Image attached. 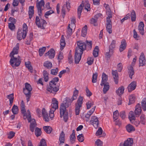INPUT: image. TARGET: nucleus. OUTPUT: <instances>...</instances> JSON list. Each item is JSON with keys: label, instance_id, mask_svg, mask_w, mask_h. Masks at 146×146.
I'll list each match as a JSON object with an SVG mask.
<instances>
[{"label": "nucleus", "instance_id": "f257e3e1", "mask_svg": "<svg viewBox=\"0 0 146 146\" xmlns=\"http://www.w3.org/2000/svg\"><path fill=\"white\" fill-rule=\"evenodd\" d=\"M32 88L30 84L28 83L25 84V88H23V92L26 97L27 102L30 100L31 96V91Z\"/></svg>", "mask_w": 146, "mask_h": 146}, {"label": "nucleus", "instance_id": "f03ea898", "mask_svg": "<svg viewBox=\"0 0 146 146\" xmlns=\"http://www.w3.org/2000/svg\"><path fill=\"white\" fill-rule=\"evenodd\" d=\"M74 100L72 99V98L70 99L69 98H66L63 101V103L61 104L60 105V112H63V113H64V110H66V108L68 107L70 105L71 103Z\"/></svg>", "mask_w": 146, "mask_h": 146}, {"label": "nucleus", "instance_id": "7ed1b4c3", "mask_svg": "<svg viewBox=\"0 0 146 146\" xmlns=\"http://www.w3.org/2000/svg\"><path fill=\"white\" fill-rule=\"evenodd\" d=\"M11 59L10 60V64L14 68H15V67L19 66L21 62L20 57L18 56L17 58L14 57L13 55H10Z\"/></svg>", "mask_w": 146, "mask_h": 146}, {"label": "nucleus", "instance_id": "20e7f679", "mask_svg": "<svg viewBox=\"0 0 146 146\" xmlns=\"http://www.w3.org/2000/svg\"><path fill=\"white\" fill-rule=\"evenodd\" d=\"M84 5V6L85 9L86 10L88 11H90V5L88 1H86L84 3V5L83 3L81 4L78 7V16L79 19L80 18L81 13Z\"/></svg>", "mask_w": 146, "mask_h": 146}, {"label": "nucleus", "instance_id": "39448f33", "mask_svg": "<svg viewBox=\"0 0 146 146\" xmlns=\"http://www.w3.org/2000/svg\"><path fill=\"white\" fill-rule=\"evenodd\" d=\"M59 86L56 85V84L49 83L47 87V90L50 93L54 95H55L57 92L59 90Z\"/></svg>", "mask_w": 146, "mask_h": 146}, {"label": "nucleus", "instance_id": "423d86ee", "mask_svg": "<svg viewBox=\"0 0 146 146\" xmlns=\"http://www.w3.org/2000/svg\"><path fill=\"white\" fill-rule=\"evenodd\" d=\"M77 46L75 50L77 52H80L82 54L86 50V44L82 41H79L77 42Z\"/></svg>", "mask_w": 146, "mask_h": 146}, {"label": "nucleus", "instance_id": "0eeeda50", "mask_svg": "<svg viewBox=\"0 0 146 146\" xmlns=\"http://www.w3.org/2000/svg\"><path fill=\"white\" fill-rule=\"evenodd\" d=\"M35 23L38 27L42 29H45L44 27L46 24V23L45 20L42 19H40L38 16L36 17Z\"/></svg>", "mask_w": 146, "mask_h": 146}, {"label": "nucleus", "instance_id": "6e6552de", "mask_svg": "<svg viewBox=\"0 0 146 146\" xmlns=\"http://www.w3.org/2000/svg\"><path fill=\"white\" fill-rule=\"evenodd\" d=\"M44 5L45 3L43 0H41L39 2L36 3V7L38 15L40 16L42 15V11L44 9Z\"/></svg>", "mask_w": 146, "mask_h": 146}, {"label": "nucleus", "instance_id": "1a4fd4ad", "mask_svg": "<svg viewBox=\"0 0 146 146\" xmlns=\"http://www.w3.org/2000/svg\"><path fill=\"white\" fill-rule=\"evenodd\" d=\"M83 100V97L80 96L79 98L77 100V103L75 105V114L76 115H78L80 110V108L82 107Z\"/></svg>", "mask_w": 146, "mask_h": 146}, {"label": "nucleus", "instance_id": "9d476101", "mask_svg": "<svg viewBox=\"0 0 146 146\" xmlns=\"http://www.w3.org/2000/svg\"><path fill=\"white\" fill-rule=\"evenodd\" d=\"M27 33L26 32H24L22 31V30L19 29L17 33V39L19 40H22V38L25 39Z\"/></svg>", "mask_w": 146, "mask_h": 146}, {"label": "nucleus", "instance_id": "9b49d317", "mask_svg": "<svg viewBox=\"0 0 146 146\" xmlns=\"http://www.w3.org/2000/svg\"><path fill=\"white\" fill-rule=\"evenodd\" d=\"M91 124L93 125L95 128H97L99 124V120L98 118L95 116H93L91 117L90 121Z\"/></svg>", "mask_w": 146, "mask_h": 146}, {"label": "nucleus", "instance_id": "f8f14e48", "mask_svg": "<svg viewBox=\"0 0 146 146\" xmlns=\"http://www.w3.org/2000/svg\"><path fill=\"white\" fill-rule=\"evenodd\" d=\"M82 54L80 52H77V51L75 50V54L74 56L75 63L76 64L79 63L81 58Z\"/></svg>", "mask_w": 146, "mask_h": 146}, {"label": "nucleus", "instance_id": "ddd939ff", "mask_svg": "<svg viewBox=\"0 0 146 146\" xmlns=\"http://www.w3.org/2000/svg\"><path fill=\"white\" fill-rule=\"evenodd\" d=\"M139 66H143L145 65L146 60L143 53L142 52L139 58Z\"/></svg>", "mask_w": 146, "mask_h": 146}, {"label": "nucleus", "instance_id": "4468645a", "mask_svg": "<svg viewBox=\"0 0 146 146\" xmlns=\"http://www.w3.org/2000/svg\"><path fill=\"white\" fill-rule=\"evenodd\" d=\"M140 105V104H138L135 107V116L137 117H138L141 113V109Z\"/></svg>", "mask_w": 146, "mask_h": 146}, {"label": "nucleus", "instance_id": "2eb2a0df", "mask_svg": "<svg viewBox=\"0 0 146 146\" xmlns=\"http://www.w3.org/2000/svg\"><path fill=\"white\" fill-rule=\"evenodd\" d=\"M67 8L68 11H69L70 8V3L68 2H66V3L64 4L62 6V13L63 14L62 16L64 17L65 15V9Z\"/></svg>", "mask_w": 146, "mask_h": 146}, {"label": "nucleus", "instance_id": "dca6fc26", "mask_svg": "<svg viewBox=\"0 0 146 146\" xmlns=\"http://www.w3.org/2000/svg\"><path fill=\"white\" fill-rule=\"evenodd\" d=\"M55 55V52L54 50L51 48L45 54L46 56H48V58L50 59L54 58Z\"/></svg>", "mask_w": 146, "mask_h": 146}, {"label": "nucleus", "instance_id": "f3484780", "mask_svg": "<svg viewBox=\"0 0 146 146\" xmlns=\"http://www.w3.org/2000/svg\"><path fill=\"white\" fill-rule=\"evenodd\" d=\"M112 22L111 21L109 20L106 21V30L109 33H112Z\"/></svg>", "mask_w": 146, "mask_h": 146}, {"label": "nucleus", "instance_id": "a211bd4d", "mask_svg": "<svg viewBox=\"0 0 146 146\" xmlns=\"http://www.w3.org/2000/svg\"><path fill=\"white\" fill-rule=\"evenodd\" d=\"M28 146H33L31 141L29 140L28 143ZM37 146H47V144L45 140L43 139H42L40 142L39 144Z\"/></svg>", "mask_w": 146, "mask_h": 146}, {"label": "nucleus", "instance_id": "6ab92c4d", "mask_svg": "<svg viewBox=\"0 0 146 146\" xmlns=\"http://www.w3.org/2000/svg\"><path fill=\"white\" fill-rule=\"evenodd\" d=\"M64 113L63 112H60V117H62L63 116L64 120L65 122H66L68 119V113L67 110H64Z\"/></svg>", "mask_w": 146, "mask_h": 146}, {"label": "nucleus", "instance_id": "aec40b11", "mask_svg": "<svg viewBox=\"0 0 146 146\" xmlns=\"http://www.w3.org/2000/svg\"><path fill=\"white\" fill-rule=\"evenodd\" d=\"M136 87V83L135 82L133 81L131 82L128 86L127 88L129 92H131L134 90Z\"/></svg>", "mask_w": 146, "mask_h": 146}, {"label": "nucleus", "instance_id": "412c9836", "mask_svg": "<svg viewBox=\"0 0 146 146\" xmlns=\"http://www.w3.org/2000/svg\"><path fill=\"white\" fill-rule=\"evenodd\" d=\"M19 43H17L15 46L13 48V50L11 52L10 55H13L15 54H17L18 53L19 50Z\"/></svg>", "mask_w": 146, "mask_h": 146}, {"label": "nucleus", "instance_id": "4be33fe9", "mask_svg": "<svg viewBox=\"0 0 146 146\" xmlns=\"http://www.w3.org/2000/svg\"><path fill=\"white\" fill-rule=\"evenodd\" d=\"M112 73L113 76L114 81L115 84H117L118 83L119 78L117 71V70H112Z\"/></svg>", "mask_w": 146, "mask_h": 146}, {"label": "nucleus", "instance_id": "5701e85b", "mask_svg": "<svg viewBox=\"0 0 146 146\" xmlns=\"http://www.w3.org/2000/svg\"><path fill=\"white\" fill-rule=\"evenodd\" d=\"M42 112L44 119L46 122H48L49 120V119L48 113L46 112V110L45 108L42 109Z\"/></svg>", "mask_w": 146, "mask_h": 146}, {"label": "nucleus", "instance_id": "b1692460", "mask_svg": "<svg viewBox=\"0 0 146 146\" xmlns=\"http://www.w3.org/2000/svg\"><path fill=\"white\" fill-rule=\"evenodd\" d=\"M32 122H30V129L31 131L33 132L34 131L35 127L36 126L37 124L36 121L35 119H33L31 120Z\"/></svg>", "mask_w": 146, "mask_h": 146}, {"label": "nucleus", "instance_id": "393cba45", "mask_svg": "<svg viewBox=\"0 0 146 146\" xmlns=\"http://www.w3.org/2000/svg\"><path fill=\"white\" fill-rule=\"evenodd\" d=\"M133 143V139L132 138H129L125 141L123 145L124 146H131Z\"/></svg>", "mask_w": 146, "mask_h": 146}, {"label": "nucleus", "instance_id": "a878e982", "mask_svg": "<svg viewBox=\"0 0 146 146\" xmlns=\"http://www.w3.org/2000/svg\"><path fill=\"white\" fill-rule=\"evenodd\" d=\"M144 25L143 22H140L138 26V30L140 33L142 35L144 34Z\"/></svg>", "mask_w": 146, "mask_h": 146}, {"label": "nucleus", "instance_id": "bb28decb", "mask_svg": "<svg viewBox=\"0 0 146 146\" xmlns=\"http://www.w3.org/2000/svg\"><path fill=\"white\" fill-rule=\"evenodd\" d=\"M135 115L133 111H131L129 112L128 117L131 123H133L135 120L136 116Z\"/></svg>", "mask_w": 146, "mask_h": 146}, {"label": "nucleus", "instance_id": "cd10ccee", "mask_svg": "<svg viewBox=\"0 0 146 146\" xmlns=\"http://www.w3.org/2000/svg\"><path fill=\"white\" fill-rule=\"evenodd\" d=\"M108 80V76L104 73H103L102 75V80L100 84L101 86H103V84L107 83Z\"/></svg>", "mask_w": 146, "mask_h": 146}, {"label": "nucleus", "instance_id": "c85d7f7f", "mask_svg": "<svg viewBox=\"0 0 146 146\" xmlns=\"http://www.w3.org/2000/svg\"><path fill=\"white\" fill-rule=\"evenodd\" d=\"M115 41L113 40L109 47V51L110 53L113 54V49L115 47Z\"/></svg>", "mask_w": 146, "mask_h": 146}, {"label": "nucleus", "instance_id": "c756f323", "mask_svg": "<svg viewBox=\"0 0 146 146\" xmlns=\"http://www.w3.org/2000/svg\"><path fill=\"white\" fill-rule=\"evenodd\" d=\"M126 43L124 40H123L121 41V44L120 46L119 50L120 52L123 51L126 48Z\"/></svg>", "mask_w": 146, "mask_h": 146}, {"label": "nucleus", "instance_id": "7c9ffc66", "mask_svg": "<svg viewBox=\"0 0 146 146\" xmlns=\"http://www.w3.org/2000/svg\"><path fill=\"white\" fill-rule=\"evenodd\" d=\"M128 73L130 78L132 79V76L134 74L133 68L132 66H130L128 68Z\"/></svg>", "mask_w": 146, "mask_h": 146}, {"label": "nucleus", "instance_id": "2f4dec72", "mask_svg": "<svg viewBox=\"0 0 146 146\" xmlns=\"http://www.w3.org/2000/svg\"><path fill=\"white\" fill-rule=\"evenodd\" d=\"M60 49L62 50L64 47L65 44V40L64 35H62L61 39L60 40Z\"/></svg>", "mask_w": 146, "mask_h": 146}, {"label": "nucleus", "instance_id": "473e14b6", "mask_svg": "<svg viewBox=\"0 0 146 146\" xmlns=\"http://www.w3.org/2000/svg\"><path fill=\"white\" fill-rule=\"evenodd\" d=\"M65 134L64 131H62L60 134L59 137L60 144L61 143H64L65 142Z\"/></svg>", "mask_w": 146, "mask_h": 146}, {"label": "nucleus", "instance_id": "72a5a7b5", "mask_svg": "<svg viewBox=\"0 0 146 146\" xmlns=\"http://www.w3.org/2000/svg\"><path fill=\"white\" fill-rule=\"evenodd\" d=\"M34 6H30L29 7V18L30 19L33 17L34 13Z\"/></svg>", "mask_w": 146, "mask_h": 146}, {"label": "nucleus", "instance_id": "f704fd0d", "mask_svg": "<svg viewBox=\"0 0 146 146\" xmlns=\"http://www.w3.org/2000/svg\"><path fill=\"white\" fill-rule=\"evenodd\" d=\"M126 128L127 131L129 133H131L135 130V128L130 124L127 125L126 126Z\"/></svg>", "mask_w": 146, "mask_h": 146}, {"label": "nucleus", "instance_id": "c9c22d12", "mask_svg": "<svg viewBox=\"0 0 146 146\" xmlns=\"http://www.w3.org/2000/svg\"><path fill=\"white\" fill-rule=\"evenodd\" d=\"M44 66L48 69H50L52 67V63L49 61L45 62L44 63Z\"/></svg>", "mask_w": 146, "mask_h": 146}, {"label": "nucleus", "instance_id": "e433bc0d", "mask_svg": "<svg viewBox=\"0 0 146 146\" xmlns=\"http://www.w3.org/2000/svg\"><path fill=\"white\" fill-rule=\"evenodd\" d=\"M58 108V104L52 103L51 105V108L50 110L51 112H54L55 110Z\"/></svg>", "mask_w": 146, "mask_h": 146}, {"label": "nucleus", "instance_id": "4c0bfd02", "mask_svg": "<svg viewBox=\"0 0 146 146\" xmlns=\"http://www.w3.org/2000/svg\"><path fill=\"white\" fill-rule=\"evenodd\" d=\"M104 87L103 90V93L105 94L109 90L110 88V85L108 83H106L103 84Z\"/></svg>", "mask_w": 146, "mask_h": 146}, {"label": "nucleus", "instance_id": "58836bf2", "mask_svg": "<svg viewBox=\"0 0 146 146\" xmlns=\"http://www.w3.org/2000/svg\"><path fill=\"white\" fill-rule=\"evenodd\" d=\"M44 131L47 134L51 133L52 129L51 127L50 126H45L43 127Z\"/></svg>", "mask_w": 146, "mask_h": 146}, {"label": "nucleus", "instance_id": "ea45409f", "mask_svg": "<svg viewBox=\"0 0 146 146\" xmlns=\"http://www.w3.org/2000/svg\"><path fill=\"white\" fill-rule=\"evenodd\" d=\"M86 49L88 50H91L92 47V42L91 41H86Z\"/></svg>", "mask_w": 146, "mask_h": 146}, {"label": "nucleus", "instance_id": "a19ab883", "mask_svg": "<svg viewBox=\"0 0 146 146\" xmlns=\"http://www.w3.org/2000/svg\"><path fill=\"white\" fill-rule=\"evenodd\" d=\"M124 88L123 86L119 88L117 90L116 92L118 95L122 94L124 92Z\"/></svg>", "mask_w": 146, "mask_h": 146}, {"label": "nucleus", "instance_id": "79ce46f5", "mask_svg": "<svg viewBox=\"0 0 146 146\" xmlns=\"http://www.w3.org/2000/svg\"><path fill=\"white\" fill-rule=\"evenodd\" d=\"M42 131L41 129L36 127L35 128V134L36 136L38 137L40 136L41 134Z\"/></svg>", "mask_w": 146, "mask_h": 146}, {"label": "nucleus", "instance_id": "37998d69", "mask_svg": "<svg viewBox=\"0 0 146 146\" xmlns=\"http://www.w3.org/2000/svg\"><path fill=\"white\" fill-rule=\"evenodd\" d=\"M87 30V27L86 25H85L82 28V36L83 37H85L86 35Z\"/></svg>", "mask_w": 146, "mask_h": 146}, {"label": "nucleus", "instance_id": "c03bdc74", "mask_svg": "<svg viewBox=\"0 0 146 146\" xmlns=\"http://www.w3.org/2000/svg\"><path fill=\"white\" fill-rule=\"evenodd\" d=\"M135 98L133 95H131L129 98V101L128 105H129L131 104L134 103L135 101Z\"/></svg>", "mask_w": 146, "mask_h": 146}, {"label": "nucleus", "instance_id": "a18cd8bd", "mask_svg": "<svg viewBox=\"0 0 146 146\" xmlns=\"http://www.w3.org/2000/svg\"><path fill=\"white\" fill-rule=\"evenodd\" d=\"M19 110L17 106L14 105L12 109V111L14 114H16L18 113Z\"/></svg>", "mask_w": 146, "mask_h": 146}, {"label": "nucleus", "instance_id": "49530a36", "mask_svg": "<svg viewBox=\"0 0 146 146\" xmlns=\"http://www.w3.org/2000/svg\"><path fill=\"white\" fill-rule=\"evenodd\" d=\"M140 122L143 125H145L146 119L145 115L142 114L140 117Z\"/></svg>", "mask_w": 146, "mask_h": 146}, {"label": "nucleus", "instance_id": "de8ad7c7", "mask_svg": "<svg viewBox=\"0 0 146 146\" xmlns=\"http://www.w3.org/2000/svg\"><path fill=\"white\" fill-rule=\"evenodd\" d=\"M70 25L69 24L68 26L67 31V35L68 36H70L72 33V29L70 27Z\"/></svg>", "mask_w": 146, "mask_h": 146}, {"label": "nucleus", "instance_id": "09e8293b", "mask_svg": "<svg viewBox=\"0 0 146 146\" xmlns=\"http://www.w3.org/2000/svg\"><path fill=\"white\" fill-rule=\"evenodd\" d=\"M46 50V47H43L42 48L39 49L38 52L40 56H42L44 52H45Z\"/></svg>", "mask_w": 146, "mask_h": 146}, {"label": "nucleus", "instance_id": "8fccbe9b", "mask_svg": "<svg viewBox=\"0 0 146 146\" xmlns=\"http://www.w3.org/2000/svg\"><path fill=\"white\" fill-rule=\"evenodd\" d=\"M43 77L44 78V80L45 82H47L48 80V74L46 71H44L43 74Z\"/></svg>", "mask_w": 146, "mask_h": 146}, {"label": "nucleus", "instance_id": "3c124183", "mask_svg": "<svg viewBox=\"0 0 146 146\" xmlns=\"http://www.w3.org/2000/svg\"><path fill=\"white\" fill-rule=\"evenodd\" d=\"M131 20L132 21H135L136 19V14L134 10H133L131 13Z\"/></svg>", "mask_w": 146, "mask_h": 146}, {"label": "nucleus", "instance_id": "603ef678", "mask_svg": "<svg viewBox=\"0 0 146 146\" xmlns=\"http://www.w3.org/2000/svg\"><path fill=\"white\" fill-rule=\"evenodd\" d=\"M98 76V74L96 72L93 74L92 82L93 83H96L97 81V78Z\"/></svg>", "mask_w": 146, "mask_h": 146}, {"label": "nucleus", "instance_id": "864d4df0", "mask_svg": "<svg viewBox=\"0 0 146 146\" xmlns=\"http://www.w3.org/2000/svg\"><path fill=\"white\" fill-rule=\"evenodd\" d=\"M94 103L92 101H89L87 102L86 103L87 106V109H89L91 107L94 105Z\"/></svg>", "mask_w": 146, "mask_h": 146}, {"label": "nucleus", "instance_id": "5fc2aeb1", "mask_svg": "<svg viewBox=\"0 0 146 146\" xmlns=\"http://www.w3.org/2000/svg\"><path fill=\"white\" fill-rule=\"evenodd\" d=\"M77 137L78 139L79 142H81L84 141V137L82 134H79Z\"/></svg>", "mask_w": 146, "mask_h": 146}, {"label": "nucleus", "instance_id": "6e6d98bb", "mask_svg": "<svg viewBox=\"0 0 146 146\" xmlns=\"http://www.w3.org/2000/svg\"><path fill=\"white\" fill-rule=\"evenodd\" d=\"M78 93V90L76 89L74 92L72 98L73 100H75L77 98V97Z\"/></svg>", "mask_w": 146, "mask_h": 146}, {"label": "nucleus", "instance_id": "4d7b16f0", "mask_svg": "<svg viewBox=\"0 0 146 146\" xmlns=\"http://www.w3.org/2000/svg\"><path fill=\"white\" fill-rule=\"evenodd\" d=\"M26 116V118H27L29 122H31V115L30 111L29 110H27V116Z\"/></svg>", "mask_w": 146, "mask_h": 146}, {"label": "nucleus", "instance_id": "13d9d810", "mask_svg": "<svg viewBox=\"0 0 146 146\" xmlns=\"http://www.w3.org/2000/svg\"><path fill=\"white\" fill-rule=\"evenodd\" d=\"M146 100L145 99H143L141 102V105L143 107V110L144 111L146 110Z\"/></svg>", "mask_w": 146, "mask_h": 146}, {"label": "nucleus", "instance_id": "bf43d9fd", "mask_svg": "<svg viewBox=\"0 0 146 146\" xmlns=\"http://www.w3.org/2000/svg\"><path fill=\"white\" fill-rule=\"evenodd\" d=\"M59 81V78L58 77H56L53 78L52 80L49 83L52 84H56V82Z\"/></svg>", "mask_w": 146, "mask_h": 146}, {"label": "nucleus", "instance_id": "052dcab7", "mask_svg": "<svg viewBox=\"0 0 146 146\" xmlns=\"http://www.w3.org/2000/svg\"><path fill=\"white\" fill-rule=\"evenodd\" d=\"M88 60L87 63L88 65H91L93 63L94 59L93 58L91 57H88Z\"/></svg>", "mask_w": 146, "mask_h": 146}, {"label": "nucleus", "instance_id": "680f3d73", "mask_svg": "<svg viewBox=\"0 0 146 146\" xmlns=\"http://www.w3.org/2000/svg\"><path fill=\"white\" fill-rule=\"evenodd\" d=\"M113 114V118L115 120H117L119 114L118 111L116 110V111L114 112Z\"/></svg>", "mask_w": 146, "mask_h": 146}, {"label": "nucleus", "instance_id": "e2e57ef3", "mask_svg": "<svg viewBox=\"0 0 146 146\" xmlns=\"http://www.w3.org/2000/svg\"><path fill=\"white\" fill-rule=\"evenodd\" d=\"M103 142L100 140L98 139L95 142V146H102Z\"/></svg>", "mask_w": 146, "mask_h": 146}, {"label": "nucleus", "instance_id": "0e129e2a", "mask_svg": "<svg viewBox=\"0 0 146 146\" xmlns=\"http://www.w3.org/2000/svg\"><path fill=\"white\" fill-rule=\"evenodd\" d=\"M25 65L26 66L27 68L29 70H32L33 68L30 64V62H25Z\"/></svg>", "mask_w": 146, "mask_h": 146}, {"label": "nucleus", "instance_id": "69168bd1", "mask_svg": "<svg viewBox=\"0 0 146 146\" xmlns=\"http://www.w3.org/2000/svg\"><path fill=\"white\" fill-rule=\"evenodd\" d=\"M58 71V69L56 68L55 69H52L51 70V74L53 75H56Z\"/></svg>", "mask_w": 146, "mask_h": 146}, {"label": "nucleus", "instance_id": "338daca9", "mask_svg": "<svg viewBox=\"0 0 146 146\" xmlns=\"http://www.w3.org/2000/svg\"><path fill=\"white\" fill-rule=\"evenodd\" d=\"M86 95L88 97H90L92 95V93L90 91L87 87H86Z\"/></svg>", "mask_w": 146, "mask_h": 146}, {"label": "nucleus", "instance_id": "774afa93", "mask_svg": "<svg viewBox=\"0 0 146 146\" xmlns=\"http://www.w3.org/2000/svg\"><path fill=\"white\" fill-rule=\"evenodd\" d=\"M75 136L70 135V141L71 144H73L75 142Z\"/></svg>", "mask_w": 146, "mask_h": 146}]
</instances>
